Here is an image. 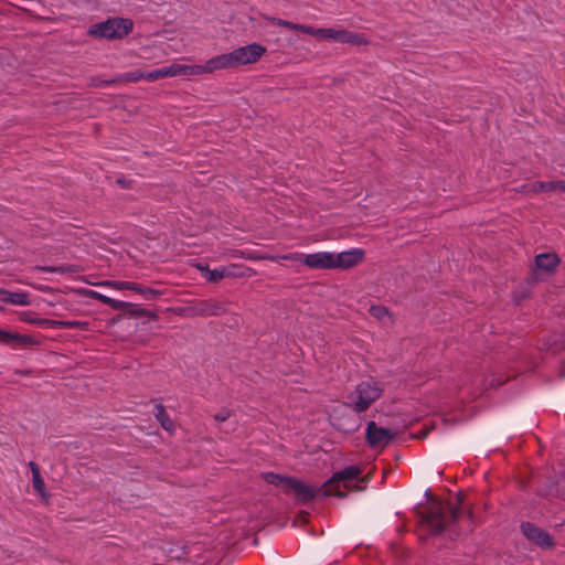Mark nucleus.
Returning <instances> with one entry per match:
<instances>
[{"label":"nucleus","mask_w":565,"mask_h":565,"mask_svg":"<svg viewBox=\"0 0 565 565\" xmlns=\"http://www.w3.org/2000/svg\"><path fill=\"white\" fill-rule=\"evenodd\" d=\"M425 495L429 502L428 508L425 512H418V514L420 516L422 524L426 525L433 535L444 533L449 529L450 524L463 516H467L472 521L473 511L470 508L466 511L461 508V504L463 503L462 492L457 493L456 505L449 501H441L433 495L428 490Z\"/></svg>","instance_id":"1"},{"label":"nucleus","mask_w":565,"mask_h":565,"mask_svg":"<svg viewBox=\"0 0 565 565\" xmlns=\"http://www.w3.org/2000/svg\"><path fill=\"white\" fill-rule=\"evenodd\" d=\"M263 480L268 484L281 489L285 494H294L300 504H307L313 501L321 489L315 488L301 481L296 477L284 476L271 471L262 473Z\"/></svg>","instance_id":"2"},{"label":"nucleus","mask_w":565,"mask_h":565,"mask_svg":"<svg viewBox=\"0 0 565 565\" xmlns=\"http://www.w3.org/2000/svg\"><path fill=\"white\" fill-rule=\"evenodd\" d=\"M132 29V20L127 18H110L106 21L93 24L88 30V34L98 39L120 40L131 33Z\"/></svg>","instance_id":"3"},{"label":"nucleus","mask_w":565,"mask_h":565,"mask_svg":"<svg viewBox=\"0 0 565 565\" xmlns=\"http://www.w3.org/2000/svg\"><path fill=\"white\" fill-rule=\"evenodd\" d=\"M382 393L383 390L377 383L364 381L356 385L354 392L348 396L345 404L360 414L367 411Z\"/></svg>","instance_id":"4"},{"label":"nucleus","mask_w":565,"mask_h":565,"mask_svg":"<svg viewBox=\"0 0 565 565\" xmlns=\"http://www.w3.org/2000/svg\"><path fill=\"white\" fill-rule=\"evenodd\" d=\"M362 473V469L358 466H348L344 469L337 471L332 477L326 481L322 486V494L324 497L337 495L339 498H345L347 493L340 490V483L344 488L349 489L351 482L356 480Z\"/></svg>","instance_id":"5"},{"label":"nucleus","mask_w":565,"mask_h":565,"mask_svg":"<svg viewBox=\"0 0 565 565\" xmlns=\"http://www.w3.org/2000/svg\"><path fill=\"white\" fill-rule=\"evenodd\" d=\"M397 436V431L379 427L375 422L371 420L366 425L365 440L367 445L375 448H385L388 446Z\"/></svg>","instance_id":"6"},{"label":"nucleus","mask_w":565,"mask_h":565,"mask_svg":"<svg viewBox=\"0 0 565 565\" xmlns=\"http://www.w3.org/2000/svg\"><path fill=\"white\" fill-rule=\"evenodd\" d=\"M520 529L526 540L534 543L542 550H552L556 545L554 537L547 531L539 527L534 523L527 521L522 522Z\"/></svg>","instance_id":"7"},{"label":"nucleus","mask_w":565,"mask_h":565,"mask_svg":"<svg viewBox=\"0 0 565 565\" xmlns=\"http://www.w3.org/2000/svg\"><path fill=\"white\" fill-rule=\"evenodd\" d=\"M266 52V47L259 43H250L230 52L233 67L257 62Z\"/></svg>","instance_id":"8"},{"label":"nucleus","mask_w":565,"mask_h":565,"mask_svg":"<svg viewBox=\"0 0 565 565\" xmlns=\"http://www.w3.org/2000/svg\"><path fill=\"white\" fill-rule=\"evenodd\" d=\"M302 254H295V255H288L284 258L289 260H300L306 266L313 268V269H333V259H332V253L328 252H318L313 254H308L302 259Z\"/></svg>","instance_id":"9"},{"label":"nucleus","mask_w":565,"mask_h":565,"mask_svg":"<svg viewBox=\"0 0 565 565\" xmlns=\"http://www.w3.org/2000/svg\"><path fill=\"white\" fill-rule=\"evenodd\" d=\"M103 285L111 286L118 290H131L143 296L146 299H154L163 295L162 290L142 286L134 281H104Z\"/></svg>","instance_id":"10"},{"label":"nucleus","mask_w":565,"mask_h":565,"mask_svg":"<svg viewBox=\"0 0 565 565\" xmlns=\"http://www.w3.org/2000/svg\"><path fill=\"white\" fill-rule=\"evenodd\" d=\"M333 269H348L356 266L364 259V250L354 248L339 254L332 253Z\"/></svg>","instance_id":"11"},{"label":"nucleus","mask_w":565,"mask_h":565,"mask_svg":"<svg viewBox=\"0 0 565 565\" xmlns=\"http://www.w3.org/2000/svg\"><path fill=\"white\" fill-rule=\"evenodd\" d=\"M198 268L205 273L203 276L205 279L210 282H218L223 278L228 277H242L243 274L236 271V269H239V266L237 265H231V266H223L221 268L210 269L207 265H198Z\"/></svg>","instance_id":"12"},{"label":"nucleus","mask_w":565,"mask_h":565,"mask_svg":"<svg viewBox=\"0 0 565 565\" xmlns=\"http://www.w3.org/2000/svg\"><path fill=\"white\" fill-rule=\"evenodd\" d=\"M189 310L201 317L221 316L226 311L223 303L212 300H199L190 306Z\"/></svg>","instance_id":"13"},{"label":"nucleus","mask_w":565,"mask_h":565,"mask_svg":"<svg viewBox=\"0 0 565 565\" xmlns=\"http://www.w3.org/2000/svg\"><path fill=\"white\" fill-rule=\"evenodd\" d=\"M0 343L17 349L18 347L39 345L40 341L31 335L19 334L0 329Z\"/></svg>","instance_id":"14"},{"label":"nucleus","mask_w":565,"mask_h":565,"mask_svg":"<svg viewBox=\"0 0 565 565\" xmlns=\"http://www.w3.org/2000/svg\"><path fill=\"white\" fill-rule=\"evenodd\" d=\"M330 40L339 42V43H347L351 45H363L366 44L367 41L365 40L364 35L356 32H351L348 30H335L331 29V33L329 34Z\"/></svg>","instance_id":"15"},{"label":"nucleus","mask_w":565,"mask_h":565,"mask_svg":"<svg viewBox=\"0 0 565 565\" xmlns=\"http://www.w3.org/2000/svg\"><path fill=\"white\" fill-rule=\"evenodd\" d=\"M561 259L555 253H541L535 256V266L547 274L555 273Z\"/></svg>","instance_id":"16"},{"label":"nucleus","mask_w":565,"mask_h":565,"mask_svg":"<svg viewBox=\"0 0 565 565\" xmlns=\"http://www.w3.org/2000/svg\"><path fill=\"white\" fill-rule=\"evenodd\" d=\"M125 305H126V307L118 309V311L124 312L125 318L137 319V318L147 317L150 320H154V321L158 320V315L154 311L140 308L137 305H134L131 302L125 301Z\"/></svg>","instance_id":"17"},{"label":"nucleus","mask_w":565,"mask_h":565,"mask_svg":"<svg viewBox=\"0 0 565 565\" xmlns=\"http://www.w3.org/2000/svg\"><path fill=\"white\" fill-rule=\"evenodd\" d=\"M0 300L4 303L29 306L31 300L26 292H12L4 288H0Z\"/></svg>","instance_id":"18"},{"label":"nucleus","mask_w":565,"mask_h":565,"mask_svg":"<svg viewBox=\"0 0 565 565\" xmlns=\"http://www.w3.org/2000/svg\"><path fill=\"white\" fill-rule=\"evenodd\" d=\"M28 466L32 472V486L34 491L39 493L43 500H46L49 495L46 493L45 482L41 476L39 465L34 461H30Z\"/></svg>","instance_id":"19"},{"label":"nucleus","mask_w":565,"mask_h":565,"mask_svg":"<svg viewBox=\"0 0 565 565\" xmlns=\"http://www.w3.org/2000/svg\"><path fill=\"white\" fill-rule=\"evenodd\" d=\"M230 56H231V54L226 53V54H220V55H216V56L210 58L204 64L205 72L213 73L214 71H217V70L233 67L232 60Z\"/></svg>","instance_id":"20"},{"label":"nucleus","mask_w":565,"mask_h":565,"mask_svg":"<svg viewBox=\"0 0 565 565\" xmlns=\"http://www.w3.org/2000/svg\"><path fill=\"white\" fill-rule=\"evenodd\" d=\"M174 76H194L205 74L204 65L172 64Z\"/></svg>","instance_id":"21"},{"label":"nucleus","mask_w":565,"mask_h":565,"mask_svg":"<svg viewBox=\"0 0 565 565\" xmlns=\"http://www.w3.org/2000/svg\"><path fill=\"white\" fill-rule=\"evenodd\" d=\"M34 271H43V273H57V274H76L79 271V266L67 264L61 266H40L36 265L33 267Z\"/></svg>","instance_id":"22"},{"label":"nucleus","mask_w":565,"mask_h":565,"mask_svg":"<svg viewBox=\"0 0 565 565\" xmlns=\"http://www.w3.org/2000/svg\"><path fill=\"white\" fill-rule=\"evenodd\" d=\"M154 409H156L154 416H156L157 420L160 423L161 427L169 433H173L175 426H174L173 420L170 418L169 414L167 413L166 407L161 403H158L156 405Z\"/></svg>","instance_id":"23"},{"label":"nucleus","mask_w":565,"mask_h":565,"mask_svg":"<svg viewBox=\"0 0 565 565\" xmlns=\"http://www.w3.org/2000/svg\"><path fill=\"white\" fill-rule=\"evenodd\" d=\"M166 77H174L173 66H164L150 72H143V79L148 82H156Z\"/></svg>","instance_id":"24"},{"label":"nucleus","mask_w":565,"mask_h":565,"mask_svg":"<svg viewBox=\"0 0 565 565\" xmlns=\"http://www.w3.org/2000/svg\"><path fill=\"white\" fill-rule=\"evenodd\" d=\"M140 79H143V72L139 70H135L131 72H127L120 75H117L116 77L110 78V83H137Z\"/></svg>","instance_id":"25"},{"label":"nucleus","mask_w":565,"mask_h":565,"mask_svg":"<svg viewBox=\"0 0 565 565\" xmlns=\"http://www.w3.org/2000/svg\"><path fill=\"white\" fill-rule=\"evenodd\" d=\"M89 296L93 299H96V300H98V301L109 306L114 310H118L119 308L126 307L125 301L110 298L108 296H105V295L99 294V292L94 291V290H89Z\"/></svg>","instance_id":"26"},{"label":"nucleus","mask_w":565,"mask_h":565,"mask_svg":"<svg viewBox=\"0 0 565 565\" xmlns=\"http://www.w3.org/2000/svg\"><path fill=\"white\" fill-rule=\"evenodd\" d=\"M89 323L79 320H60V329H81L88 330Z\"/></svg>","instance_id":"27"},{"label":"nucleus","mask_w":565,"mask_h":565,"mask_svg":"<svg viewBox=\"0 0 565 565\" xmlns=\"http://www.w3.org/2000/svg\"><path fill=\"white\" fill-rule=\"evenodd\" d=\"M35 326L44 329H60V320L36 318Z\"/></svg>","instance_id":"28"},{"label":"nucleus","mask_w":565,"mask_h":565,"mask_svg":"<svg viewBox=\"0 0 565 565\" xmlns=\"http://www.w3.org/2000/svg\"><path fill=\"white\" fill-rule=\"evenodd\" d=\"M369 312L372 317H374L379 320H381L384 317L390 315L388 309L384 306H371V308L369 309Z\"/></svg>","instance_id":"29"},{"label":"nucleus","mask_w":565,"mask_h":565,"mask_svg":"<svg viewBox=\"0 0 565 565\" xmlns=\"http://www.w3.org/2000/svg\"><path fill=\"white\" fill-rule=\"evenodd\" d=\"M36 318L38 317L32 311H23L20 313V320L25 323L35 324Z\"/></svg>","instance_id":"30"},{"label":"nucleus","mask_w":565,"mask_h":565,"mask_svg":"<svg viewBox=\"0 0 565 565\" xmlns=\"http://www.w3.org/2000/svg\"><path fill=\"white\" fill-rule=\"evenodd\" d=\"M331 33V28H320L315 30V38L320 40H330L329 34Z\"/></svg>","instance_id":"31"},{"label":"nucleus","mask_w":565,"mask_h":565,"mask_svg":"<svg viewBox=\"0 0 565 565\" xmlns=\"http://www.w3.org/2000/svg\"><path fill=\"white\" fill-rule=\"evenodd\" d=\"M116 84L117 83H110V79H102L99 77H93L92 83H90V85L95 86V87H106V86H111V85H116Z\"/></svg>","instance_id":"32"},{"label":"nucleus","mask_w":565,"mask_h":565,"mask_svg":"<svg viewBox=\"0 0 565 565\" xmlns=\"http://www.w3.org/2000/svg\"><path fill=\"white\" fill-rule=\"evenodd\" d=\"M537 184L541 190L546 192L556 190V181L539 182Z\"/></svg>","instance_id":"33"},{"label":"nucleus","mask_w":565,"mask_h":565,"mask_svg":"<svg viewBox=\"0 0 565 565\" xmlns=\"http://www.w3.org/2000/svg\"><path fill=\"white\" fill-rule=\"evenodd\" d=\"M230 416H231V411H228V409H223V411H221L220 413H217V414H215V415H214V419H215L216 422L223 423V422H225L227 418H230Z\"/></svg>","instance_id":"34"},{"label":"nucleus","mask_w":565,"mask_h":565,"mask_svg":"<svg viewBox=\"0 0 565 565\" xmlns=\"http://www.w3.org/2000/svg\"><path fill=\"white\" fill-rule=\"evenodd\" d=\"M267 20L274 24V25H278V26H281V28H285L286 26V23H287V20H284V19H280V18H267Z\"/></svg>","instance_id":"35"},{"label":"nucleus","mask_w":565,"mask_h":565,"mask_svg":"<svg viewBox=\"0 0 565 565\" xmlns=\"http://www.w3.org/2000/svg\"><path fill=\"white\" fill-rule=\"evenodd\" d=\"M315 30H316V28H313L311 25L301 24V26H300V32L311 35V36L315 35Z\"/></svg>","instance_id":"36"},{"label":"nucleus","mask_w":565,"mask_h":565,"mask_svg":"<svg viewBox=\"0 0 565 565\" xmlns=\"http://www.w3.org/2000/svg\"><path fill=\"white\" fill-rule=\"evenodd\" d=\"M429 434V429L424 427L423 429H420L417 434L413 435L412 437L413 438H416V439H425Z\"/></svg>","instance_id":"37"},{"label":"nucleus","mask_w":565,"mask_h":565,"mask_svg":"<svg viewBox=\"0 0 565 565\" xmlns=\"http://www.w3.org/2000/svg\"><path fill=\"white\" fill-rule=\"evenodd\" d=\"M300 26H301V24L295 23V22H291V21L287 20V23H286L285 28L289 29V30L300 31Z\"/></svg>","instance_id":"38"},{"label":"nucleus","mask_w":565,"mask_h":565,"mask_svg":"<svg viewBox=\"0 0 565 565\" xmlns=\"http://www.w3.org/2000/svg\"><path fill=\"white\" fill-rule=\"evenodd\" d=\"M117 183L120 184L124 189H130L131 184H132V181L131 180H126V179H118Z\"/></svg>","instance_id":"39"},{"label":"nucleus","mask_w":565,"mask_h":565,"mask_svg":"<svg viewBox=\"0 0 565 565\" xmlns=\"http://www.w3.org/2000/svg\"><path fill=\"white\" fill-rule=\"evenodd\" d=\"M556 190H561V191L565 192V180L556 181Z\"/></svg>","instance_id":"40"},{"label":"nucleus","mask_w":565,"mask_h":565,"mask_svg":"<svg viewBox=\"0 0 565 565\" xmlns=\"http://www.w3.org/2000/svg\"><path fill=\"white\" fill-rule=\"evenodd\" d=\"M122 319H125V315H124V312L116 315V316L111 319V322L116 323V322L121 321Z\"/></svg>","instance_id":"41"},{"label":"nucleus","mask_w":565,"mask_h":565,"mask_svg":"<svg viewBox=\"0 0 565 565\" xmlns=\"http://www.w3.org/2000/svg\"><path fill=\"white\" fill-rule=\"evenodd\" d=\"M0 309H2V307L0 306Z\"/></svg>","instance_id":"42"}]
</instances>
